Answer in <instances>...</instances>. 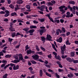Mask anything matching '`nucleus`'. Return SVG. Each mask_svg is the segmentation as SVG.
<instances>
[{
	"label": "nucleus",
	"mask_w": 78,
	"mask_h": 78,
	"mask_svg": "<svg viewBox=\"0 0 78 78\" xmlns=\"http://www.w3.org/2000/svg\"><path fill=\"white\" fill-rule=\"evenodd\" d=\"M63 8L64 9V10L63 9ZM59 9L60 11L61 12H62L61 13V14H63L64 13H65L66 11H67L68 9V8L67 7H66V6L64 5H62L61 6L59 7Z\"/></svg>",
	"instance_id": "f257e3e1"
},
{
	"label": "nucleus",
	"mask_w": 78,
	"mask_h": 78,
	"mask_svg": "<svg viewBox=\"0 0 78 78\" xmlns=\"http://www.w3.org/2000/svg\"><path fill=\"white\" fill-rule=\"evenodd\" d=\"M62 30H61L60 29H58L57 30L56 34L57 35H59V32L60 34L62 33L63 32V33L66 32V29L64 27H62Z\"/></svg>",
	"instance_id": "f03ea898"
},
{
	"label": "nucleus",
	"mask_w": 78,
	"mask_h": 78,
	"mask_svg": "<svg viewBox=\"0 0 78 78\" xmlns=\"http://www.w3.org/2000/svg\"><path fill=\"white\" fill-rule=\"evenodd\" d=\"M46 31V29H39L38 32L41 35H42L44 33H45Z\"/></svg>",
	"instance_id": "7ed1b4c3"
},
{
	"label": "nucleus",
	"mask_w": 78,
	"mask_h": 78,
	"mask_svg": "<svg viewBox=\"0 0 78 78\" xmlns=\"http://www.w3.org/2000/svg\"><path fill=\"white\" fill-rule=\"evenodd\" d=\"M18 56L20 61L21 60L23 62H25V60L23 59V56L22 54H20L18 55Z\"/></svg>",
	"instance_id": "20e7f679"
},
{
	"label": "nucleus",
	"mask_w": 78,
	"mask_h": 78,
	"mask_svg": "<svg viewBox=\"0 0 78 78\" xmlns=\"http://www.w3.org/2000/svg\"><path fill=\"white\" fill-rule=\"evenodd\" d=\"M52 38V37H51L50 35H49L48 34L46 35V39H47V40L52 41V40L51 39Z\"/></svg>",
	"instance_id": "39448f33"
},
{
	"label": "nucleus",
	"mask_w": 78,
	"mask_h": 78,
	"mask_svg": "<svg viewBox=\"0 0 78 78\" xmlns=\"http://www.w3.org/2000/svg\"><path fill=\"white\" fill-rule=\"evenodd\" d=\"M32 57L35 60H37V59H39V56L38 55H32Z\"/></svg>",
	"instance_id": "423d86ee"
},
{
	"label": "nucleus",
	"mask_w": 78,
	"mask_h": 78,
	"mask_svg": "<svg viewBox=\"0 0 78 78\" xmlns=\"http://www.w3.org/2000/svg\"><path fill=\"white\" fill-rule=\"evenodd\" d=\"M4 11L5 12V15L4 17H7L9 16L10 12L9 11L5 10Z\"/></svg>",
	"instance_id": "0eeeda50"
},
{
	"label": "nucleus",
	"mask_w": 78,
	"mask_h": 78,
	"mask_svg": "<svg viewBox=\"0 0 78 78\" xmlns=\"http://www.w3.org/2000/svg\"><path fill=\"white\" fill-rule=\"evenodd\" d=\"M46 16L48 17V19H49V20H50L51 22H53V23H55V22L53 20V19L50 16V15H49V14H48L46 15Z\"/></svg>",
	"instance_id": "6e6552de"
},
{
	"label": "nucleus",
	"mask_w": 78,
	"mask_h": 78,
	"mask_svg": "<svg viewBox=\"0 0 78 78\" xmlns=\"http://www.w3.org/2000/svg\"><path fill=\"white\" fill-rule=\"evenodd\" d=\"M74 75L71 72L69 73V74H68L67 75L68 77L69 78H73L74 77Z\"/></svg>",
	"instance_id": "1a4fd4ad"
},
{
	"label": "nucleus",
	"mask_w": 78,
	"mask_h": 78,
	"mask_svg": "<svg viewBox=\"0 0 78 78\" xmlns=\"http://www.w3.org/2000/svg\"><path fill=\"white\" fill-rule=\"evenodd\" d=\"M66 48V45L65 44H64L63 46H61V51H65Z\"/></svg>",
	"instance_id": "9d476101"
},
{
	"label": "nucleus",
	"mask_w": 78,
	"mask_h": 78,
	"mask_svg": "<svg viewBox=\"0 0 78 78\" xmlns=\"http://www.w3.org/2000/svg\"><path fill=\"white\" fill-rule=\"evenodd\" d=\"M57 42L61 43L62 41V37H60L58 39L56 40Z\"/></svg>",
	"instance_id": "9b49d317"
},
{
	"label": "nucleus",
	"mask_w": 78,
	"mask_h": 78,
	"mask_svg": "<svg viewBox=\"0 0 78 78\" xmlns=\"http://www.w3.org/2000/svg\"><path fill=\"white\" fill-rule=\"evenodd\" d=\"M19 66L18 65H16V66H14L13 67V70H16L19 69Z\"/></svg>",
	"instance_id": "f8f14e48"
},
{
	"label": "nucleus",
	"mask_w": 78,
	"mask_h": 78,
	"mask_svg": "<svg viewBox=\"0 0 78 78\" xmlns=\"http://www.w3.org/2000/svg\"><path fill=\"white\" fill-rule=\"evenodd\" d=\"M66 60L69 62H73L72 59L68 57L66 58Z\"/></svg>",
	"instance_id": "ddd939ff"
},
{
	"label": "nucleus",
	"mask_w": 78,
	"mask_h": 78,
	"mask_svg": "<svg viewBox=\"0 0 78 78\" xmlns=\"http://www.w3.org/2000/svg\"><path fill=\"white\" fill-rule=\"evenodd\" d=\"M55 58L56 59L58 60L59 61H61V58L59 55L57 56H56Z\"/></svg>",
	"instance_id": "4468645a"
},
{
	"label": "nucleus",
	"mask_w": 78,
	"mask_h": 78,
	"mask_svg": "<svg viewBox=\"0 0 78 78\" xmlns=\"http://www.w3.org/2000/svg\"><path fill=\"white\" fill-rule=\"evenodd\" d=\"M18 1H17V4H22L23 3V2L22 0H18Z\"/></svg>",
	"instance_id": "2eb2a0df"
},
{
	"label": "nucleus",
	"mask_w": 78,
	"mask_h": 78,
	"mask_svg": "<svg viewBox=\"0 0 78 78\" xmlns=\"http://www.w3.org/2000/svg\"><path fill=\"white\" fill-rule=\"evenodd\" d=\"M41 38L42 41L43 42V43H45V38L44 37H41Z\"/></svg>",
	"instance_id": "dca6fc26"
},
{
	"label": "nucleus",
	"mask_w": 78,
	"mask_h": 78,
	"mask_svg": "<svg viewBox=\"0 0 78 78\" xmlns=\"http://www.w3.org/2000/svg\"><path fill=\"white\" fill-rule=\"evenodd\" d=\"M30 29H33L34 28H37V27L35 26L31 25L30 27Z\"/></svg>",
	"instance_id": "f3484780"
},
{
	"label": "nucleus",
	"mask_w": 78,
	"mask_h": 78,
	"mask_svg": "<svg viewBox=\"0 0 78 78\" xmlns=\"http://www.w3.org/2000/svg\"><path fill=\"white\" fill-rule=\"evenodd\" d=\"M45 6L44 5H41V11H43V9H45Z\"/></svg>",
	"instance_id": "a211bd4d"
},
{
	"label": "nucleus",
	"mask_w": 78,
	"mask_h": 78,
	"mask_svg": "<svg viewBox=\"0 0 78 78\" xmlns=\"http://www.w3.org/2000/svg\"><path fill=\"white\" fill-rule=\"evenodd\" d=\"M9 30L10 31H15V29L13 27H9Z\"/></svg>",
	"instance_id": "6ab92c4d"
},
{
	"label": "nucleus",
	"mask_w": 78,
	"mask_h": 78,
	"mask_svg": "<svg viewBox=\"0 0 78 78\" xmlns=\"http://www.w3.org/2000/svg\"><path fill=\"white\" fill-rule=\"evenodd\" d=\"M34 31H35L34 29H31L28 31V33H33Z\"/></svg>",
	"instance_id": "aec40b11"
},
{
	"label": "nucleus",
	"mask_w": 78,
	"mask_h": 78,
	"mask_svg": "<svg viewBox=\"0 0 78 78\" xmlns=\"http://www.w3.org/2000/svg\"><path fill=\"white\" fill-rule=\"evenodd\" d=\"M16 32H13L11 36L12 37H15V36H16Z\"/></svg>",
	"instance_id": "412c9836"
},
{
	"label": "nucleus",
	"mask_w": 78,
	"mask_h": 78,
	"mask_svg": "<svg viewBox=\"0 0 78 78\" xmlns=\"http://www.w3.org/2000/svg\"><path fill=\"white\" fill-rule=\"evenodd\" d=\"M39 73H40V76H41V77H42V75L43 74L42 70H40Z\"/></svg>",
	"instance_id": "4be33fe9"
},
{
	"label": "nucleus",
	"mask_w": 78,
	"mask_h": 78,
	"mask_svg": "<svg viewBox=\"0 0 78 78\" xmlns=\"http://www.w3.org/2000/svg\"><path fill=\"white\" fill-rule=\"evenodd\" d=\"M35 48H36V49L37 50V51H40V50L38 46L37 45H35Z\"/></svg>",
	"instance_id": "5701e85b"
},
{
	"label": "nucleus",
	"mask_w": 78,
	"mask_h": 78,
	"mask_svg": "<svg viewBox=\"0 0 78 78\" xmlns=\"http://www.w3.org/2000/svg\"><path fill=\"white\" fill-rule=\"evenodd\" d=\"M69 4H72V5H75V2L74 1H70L69 2Z\"/></svg>",
	"instance_id": "b1692460"
},
{
	"label": "nucleus",
	"mask_w": 78,
	"mask_h": 78,
	"mask_svg": "<svg viewBox=\"0 0 78 78\" xmlns=\"http://www.w3.org/2000/svg\"><path fill=\"white\" fill-rule=\"evenodd\" d=\"M27 54H31V50L29 49V50H27Z\"/></svg>",
	"instance_id": "393cba45"
},
{
	"label": "nucleus",
	"mask_w": 78,
	"mask_h": 78,
	"mask_svg": "<svg viewBox=\"0 0 78 78\" xmlns=\"http://www.w3.org/2000/svg\"><path fill=\"white\" fill-rule=\"evenodd\" d=\"M11 16H17L16 13L14 12L13 13H12L11 14Z\"/></svg>",
	"instance_id": "a878e982"
},
{
	"label": "nucleus",
	"mask_w": 78,
	"mask_h": 78,
	"mask_svg": "<svg viewBox=\"0 0 78 78\" xmlns=\"http://www.w3.org/2000/svg\"><path fill=\"white\" fill-rule=\"evenodd\" d=\"M46 75L47 76L50 77H51V75L49 74V73H46Z\"/></svg>",
	"instance_id": "bb28decb"
},
{
	"label": "nucleus",
	"mask_w": 78,
	"mask_h": 78,
	"mask_svg": "<svg viewBox=\"0 0 78 78\" xmlns=\"http://www.w3.org/2000/svg\"><path fill=\"white\" fill-rule=\"evenodd\" d=\"M31 62L33 64H36L37 62L34 60L31 61Z\"/></svg>",
	"instance_id": "cd10ccee"
},
{
	"label": "nucleus",
	"mask_w": 78,
	"mask_h": 78,
	"mask_svg": "<svg viewBox=\"0 0 78 78\" xmlns=\"http://www.w3.org/2000/svg\"><path fill=\"white\" fill-rule=\"evenodd\" d=\"M7 76L8 74L7 73H5L3 76V78H7Z\"/></svg>",
	"instance_id": "c85d7f7f"
},
{
	"label": "nucleus",
	"mask_w": 78,
	"mask_h": 78,
	"mask_svg": "<svg viewBox=\"0 0 78 78\" xmlns=\"http://www.w3.org/2000/svg\"><path fill=\"white\" fill-rule=\"evenodd\" d=\"M73 61L74 63H78V60H74L73 59Z\"/></svg>",
	"instance_id": "c756f323"
},
{
	"label": "nucleus",
	"mask_w": 78,
	"mask_h": 78,
	"mask_svg": "<svg viewBox=\"0 0 78 78\" xmlns=\"http://www.w3.org/2000/svg\"><path fill=\"white\" fill-rule=\"evenodd\" d=\"M64 71V69H58V72H63Z\"/></svg>",
	"instance_id": "7c9ffc66"
},
{
	"label": "nucleus",
	"mask_w": 78,
	"mask_h": 78,
	"mask_svg": "<svg viewBox=\"0 0 78 78\" xmlns=\"http://www.w3.org/2000/svg\"><path fill=\"white\" fill-rule=\"evenodd\" d=\"M20 61V58L17 60H14V62L15 63H17L18 62H19Z\"/></svg>",
	"instance_id": "2f4dec72"
},
{
	"label": "nucleus",
	"mask_w": 78,
	"mask_h": 78,
	"mask_svg": "<svg viewBox=\"0 0 78 78\" xmlns=\"http://www.w3.org/2000/svg\"><path fill=\"white\" fill-rule=\"evenodd\" d=\"M66 44H67V45H70V43H69V40H67V41L66 42Z\"/></svg>",
	"instance_id": "473e14b6"
},
{
	"label": "nucleus",
	"mask_w": 78,
	"mask_h": 78,
	"mask_svg": "<svg viewBox=\"0 0 78 78\" xmlns=\"http://www.w3.org/2000/svg\"><path fill=\"white\" fill-rule=\"evenodd\" d=\"M9 7L12 8V9H13L14 8V6L12 4H11L9 5Z\"/></svg>",
	"instance_id": "72a5a7b5"
},
{
	"label": "nucleus",
	"mask_w": 78,
	"mask_h": 78,
	"mask_svg": "<svg viewBox=\"0 0 78 78\" xmlns=\"http://www.w3.org/2000/svg\"><path fill=\"white\" fill-rule=\"evenodd\" d=\"M10 66V64H8V65H6L5 66L4 68V69H5L7 67L9 66Z\"/></svg>",
	"instance_id": "f704fd0d"
},
{
	"label": "nucleus",
	"mask_w": 78,
	"mask_h": 78,
	"mask_svg": "<svg viewBox=\"0 0 78 78\" xmlns=\"http://www.w3.org/2000/svg\"><path fill=\"white\" fill-rule=\"evenodd\" d=\"M29 29V28H26L23 29V30L25 31H27Z\"/></svg>",
	"instance_id": "c9c22d12"
},
{
	"label": "nucleus",
	"mask_w": 78,
	"mask_h": 78,
	"mask_svg": "<svg viewBox=\"0 0 78 78\" xmlns=\"http://www.w3.org/2000/svg\"><path fill=\"white\" fill-rule=\"evenodd\" d=\"M16 8H15V11H17L18 9H19V5H16Z\"/></svg>",
	"instance_id": "e433bc0d"
},
{
	"label": "nucleus",
	"mask_w": 78,
	"mask_h": 78,
	"mask_svg": "<svg viewBox=\"0 0 78 78\" xmlns=\"http://www.w3.org/2000/svg\"><path fill=\"white\" fill-rule=\"evenodd\" d=\"M68 8L69 9H70L71 11H73V8L70 6V5H69L68 6Z\"/></svg>",
	"instance_id": "4c0bfd02"
},
{
	"label": "nucleus",
	"mask_w": 78,
	"mask_h": 78,
	"mask_svg": "<svg viewBox=\"0 0 78 78\" xmlns=\"http://www.w3.org/2000/svg\"><path fill=\"white\" fill-rule=\"evenodd\" d=\"M37 54L41 55H43V53L42 51H39V52H37Z\"/></svg>",
	"instance_id": "58836bf2"
},
{
	"label": "nucleus",
	"mask_w": 78,
	"mask_h": 78,
	"mask_svg": "<svg viewBox=\"0 0 78 78\" xmlns=\"http://www.w3.org/2000/svg\"><path fill=\"white\" fill-rule=\"evenodd\" d=\"M70 55L71 57H74L75 56V53L73 52H71Z\"/></svg>",
	"instance_id": "ea45409f"
},
{
	"label": "nucleus",
	"mask_w": 78,
	"mask_h": 78,
	"mask_svg": "<svg viewBox=\"0 0 78 78\" xmlns=\"http://www.w3.org/2000/svg\"><path fill=\"white\" fill-rule=\"evenodd\" d=\"M45 19L44 18H42L40 20V21L41 22H44L45 21Z\"/></svg>",
	"instance_id": "a19ab883"
},
{
	"label": "nucleus",
	"mask_w": 78,
	"mask_h": 78,
	"mask_svg": "<svg viewBox=\"0 0 78 78\" xmlns=\"http://www.w3.org/2000/svg\"><path fill=\"white\" fill-rule=\"evenodd\" d=\"M55 75L56 76V77L57 78H60V77L59 75H58L57 73H55Z\"/></svg>",
	"instance_id": "79ce46f5"
},
{
	"label": "nucleus",
	"mask_w": 78,
	"mask_h": 78,
	"mask_svg": "<svg viewBox=\"0 0 78 78\" xmlns=\"http://www.w3.org/2000/svg\"><path fill=\"white\" fill-rule=\"evenodd\" d=\"M69 69H70L72 71H76V70L75 69H74L73 68H72V67H69Z\"/></svg>",
	"instance_id": "37998d69"
},
{
	"label": "nucleus",
	"mask_w": 78,
	"mask_h": 78,
	"mask_svg": "<svg viewBox=\"0 0 78 78\" xmlns=\"http://www.w3.org/2000/svg\"><path fill=\"white\" fill-rule=\"evenodd\" d=\"M26 8L28 9H30V7L29 5H27L26 6Z\"/></svg>",
	"instance_id": "c03bdc74"
},
{
	"label": "nucleus",
	"mask_w": 78,
	"mask_h": 78,
	"mask_svg": "<svg viewBox=\"0 0 78 78\" xmlns=\"http://www.w3.org/2000/svg\"><path fill=\"white\" fill-rule=\"evenodd\" d=\"M11 55H6L5 56V58H9V57H11Z\"/></svg>",
	"instance_id": "a18cd8bd"
},
{
	"label": "nucleus",
	"mask_w": 78,
	"mask_h": 78,
	"mask_svg": "<svg viewBox=\"0 0 78 78\" xmlns=\"http://www.w3.org/2000/svg\"><path fill=\"white\" fill-rule=\"evenodd\" d=\"M37 60L41 62H44V61H43L41 59H38Z\"/></svg>",
	"instance_id": "49530a36"
},
{
	"label": "nucleus",
	"mask_w": 78,
	"mask_h": 78,
	"mask_svg": "<svg viewBox=\"0 0 78 78\" xmlns=\"http://www.w3.org/2000/svg\"><path fill=\"white\" fill-rule=\"evenodd\" d=\"M28 69L30 71H32L33 70V69L32 68V67H30Z\"/></svg>",
	"instance_id": "de8ad7c7"
},
{
	"label": "nucleus",
	"mask_w": 78,
	"mask_h": 78,
	"mask_svg": "<svg viewBox=\"0 0 78 78\" xmlns=\"http://www.w3.org/2000/svg\"><path fill=\"white\" fill-rule=\"evenodd\" d=\"M14 58L15 59H16L17 60H18V56L17 55H15L14 56Z\"/></svg>",
	"instance_id": "09e8293b"
},
{
	"label": "nucleus",
	"mask_w": 78,
	"mask_h": 78,
	"mask_svg": "<svg viewBox=\"0 0 78 78\" xmlns=\"http://www.w3.org/2000/svg\"><path fill=\"white\" fill-rule=\"evenodd\" d=\"M21 44H19L18 45H16V49H18L19 48V47L20 46Z\"/></svg>",
	"instance_id": "8fccbe9b"
},
{
	"label": "nucleus",
	"mask_w": 78,
	"mask_h": 78,
	"mask_svg": "<svg viewBox=\"0 0 78 78\" xmlns=\"http://www.w3.org/2000/svg\"><path fill=\"white\" fill-rule=\"evenodd\" d=\"M20 35H21V34H20V33H19L18 32H17L16 33V37H17L19 36H20Z\"/></svg>",
	"instance_id": "3c124183"
},
{
	"label": "nucleus",
	"mask_w": 78,
	"mask_h": 78,
	"mask_svg": "<svg viewBox=\"0 0 78 78\" xmlns=\"http://www.w3.org/2000/svg\"><path fill=\"white\" fill-rule=\"evenodd\" d=\"M9 65L11 67H12L13 66L14 67L15 66V65L13 63H10L9 64Z\"/></svg>",
	"instance_id": "603ef678"
},
{
	"label": "nucleus",
	"mask_w": 78,
	"mask_h": 78,
	"mask_svg": "<svg viewBox=\"0 0 78 78\" xmlns=\"http://www.w3.org/2000/svg\"><path fill=\"white\" fill-rule=\"evenodd\" d=\"M41 48L42 50L44 51H46V49H45V48L43 47H41Z\"/></svg>",
	"instance_id": "864d4df0"
},
{
	"label": "nucleus",
	"mask_w": 78,
	"mask_h": 78,
	"mask_svg": "<svg viewBox=\"0 0 78 78\" xmlns=\"http://www.w3.org/2000/svg\"><path fill=\"white\" fill-rule=\"evenodd\" d=\"M53 54L54 55H55V57H56V56H57V53H56L55 52H53Z\"/></svg>",
	"instance_id": "5fc2aeb1"
},
{
	"label": "nucleus",
	"mask_w": 78,
	"mask_h": 78,
	"mask_svg": "<svg viewBox=\"0 0 78 78\" xmlns=\"http://www.w3.org/2000/svg\"><path fill=\"white\" fill-rule=\"evenodd\" d=\"M70 34V33L69 32H68L66 33V35L67 36H69Z\"/></svg>",
	"instance_id": "6e6d98bb"
},
{
	"label": "nucleus",
	"mask_w": 78,
	"mask_h": 78,
	"mask_svg": "<svg viewBox=\"0 0 78 78\" xmlns=\"http://www.w3.org/2000/svg\"><path fill=\"white\" fill-rule=\"evenodd\" d=\"M2 62V63H5V64L7 63V62L6 60H3Z\"/></svg>",
	"instance_id": "4d7b16f0"
},
{
	"label": "nucleus",
	"mask_w": 78,
	"mask_h": 78,
	"mask_svg": "<svg viewBox=\"0 0 78 78\" xmlns=\"http://www.w3.org/2000/svg\"><path fill=\"white\" fill-rule=\"evenodd\" d=\"M47 57H48V58H52L51 55V54H49V55H48L47 56Z\"/></svg>",
	"instance_id": "13d9d810"
},
{
	"label": "nucleus",
	"mask_w": 78,
	"mask_h": 78,
	"mask_svg": "<svg viewBox=\"0 0 78 78\" xmlns=\"http://www.w3.org/2000/svg\"><path fill=\"white\" fill-rule=\"evenodd\" d=\"M48 5H51V6H53V4L52 3L50 2H48Z\"/></svg>",
	"instance_id": "bf43d9fd"
},
{
	"label": "nucleus",
	"mask_w": 78,
	"mask_h": 78,
	"mask_svg": "<svg viewBox=\"0 0 78 78\" xmlns=\"http://www.w3.org/2000/svg\"><path fill=\"white\" fill-rule=\"evenodd\" d=\"M45 4V1H43L41 2V5H43V4Z\"/></svg>",
	"instance_id": "052dcab7"
},
{
	"label": "nucleus",
	"mask_w": 78,
	"mask_h": 78,
	"mask_svg": "<svg viewBox=\"0 0 78 78\" xmlns=\"http://www.w3.org/2000/svg\"><path fill=\"white\" fill-rule=\"evenodd\" d=\"M60 21L61 23H63V22H64V20L63 19H60Z\"/></svg>",
	"instance_id": "680f3d73"
},
{
	"label": "nucleus",
	"mask_w": 78,
	"mask_h": 78,
	"mask_svg": "<svg viewBox=\"0 0 78 78\" xmlns=\"http://www.w3.org/2000/svg\"><path fill=\"white\" fill-rule=\"evenodd\" d=\"M18 22H23V21L21 20L20 19H18L17 20Z\"/></svg>",
	"instance_id": "e2e57ef3"
},
{
	"label": "nucleus",
	"mask_w": 78,
	"mask_h": 78,
	"mask_svg": "<svg viewBox=\"0 0 78 78\" xmlns=\"http://www.w3.org/2000/svg\"><path fill=\"white\" fill-rule=\"evenodd\" d=\"M9 41V42H11L12 41L13 39H10V38H8Z\"/></svg>",
	"instance_id": "0e129e2a"
},
{
	"label": "nucleus",
	"mask_w": 78,
	"mask_h": 78,
	"mask_svg": "<svg viewBox=\"0 0 78 78\" xmlns=\"http://www.w3.org/2000/svg\"><path fill=\"white\" fill-rule=\"evenodd\" d=\"M55 22H57V23H60V21L59 20H56L55 21Z\"/></svg>",
	"instance_id": "69168bd1"
},
{
	"label": "nucleus",
	"mask_w": 78,
	"mask_h": 78,
	"mask_svg": "<svg viewBox=\"0 0 78 78\" xmlns=\"http://www.w3.org/2000/svg\"><path fill=\"white\" fill-rule=\"evenodd\" d=\"M33 6H37L38 5L36 3H33Z\"/></svg>",
	"instance_id": "338daca9"
},
{
	"label": "nucleus",
	"mask_w": 78,
	"mask_h": 78,
	"mask_svg": "<svg viewBox=\"0 0 78 78\" xmlns=\"http://www.w3.org/2000/svg\"><path fill=\"white\" fill-rule=\"evenodd\" d=\"M7 2L8 4H10L11 3V0H7Z\"/></svg>",
	"instance_id": "774afa93"
}]
</instances>
